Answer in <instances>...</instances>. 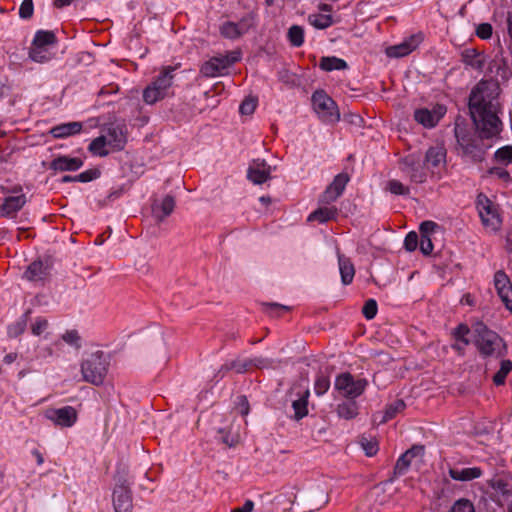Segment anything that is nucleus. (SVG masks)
Listing matches in <instances>:
<instances>
[{"mask_svg":"<svg viewBox=\"0 0 512 512\" xmlns=\"http://www.w3.org/2000/svg\"><path fill=\"white\" fill-rule=\"evenodd\" d=\"M46 417L57 426L71 427L76 423L78 414L74 407L65 406L58 409L47 410Z\"/></svg>","mask_w":512,"mask_h":512,"instance_id":"nucleus-10","label":"nucleus"},{"mask_svg":"<svg viewBox=\"0 0 512 512\" xmlns=\"http://www.w3.org/2000/svg\"><path fill=\"white\" fill-rule=\"evenodd\" d=\"M422 41V36L412 35L402 43L386 48V55L391 58H400L414 51Z\"/></svg>","mask_w":512,"mask_h":512,"instance_id":"nucleus-15","label":"nucleus"},{"mask_svg":"<svg viewBox=\"0 0 512 512\" xmlns=\"http://www.w3.org/2000/svg\"><path fill=\"white\" fill-rule=\"evenodd\" d=\"M226 68H228V60L224 59L223 56L213 57L201 66L200 73L204 77H216Z\"/></svg>","mask_w":512,"mask_h":512,"instance_id":"nucleus-20","label":"nucleus"},{"mask_svg":"<svg viewBox=\"0 0 512 512\" xmlns=\"http://www.w3.org/2000/svg\"><path fill=\"white\" fill-rule=\"evenodd\" d=\"M336 412L340 418L350 420L358 415V405L354 400L349 399L338 404Z\"/></svg>","mask_w":512,"mask_h":512,"instance_id":"nucleus-28","label":"nucleus"},{"mask_svg":"<svg viewBox=\"0 0 512 512\" xmlns=\"http://www.w3.org/2000/svg\"><path fill=\"white\" fill-rule=\"evenodd\" d=\"M106 146H108V142L106 141L105 137L101 135L90 143L89 151L95 155L103 157L109 154Z\"/></svg>","mask_w":512,"mask_h":512,"instance_id":"nucleus-37","label":"nucleus"},{"mask_svg":"<svg viewBox=\"0 0 512 512\" xmlns=\"http://www.w3.org/2000/svg\"><path fill=\"white\" fill-rule=\"evenodd\" d=\"M422 166L420 158L415 155L405 157L400 163L401 171L409 177L411 182L424 183L426 181V172Z\"/></svg>","mask_w":512,"mask_h":512,"instance_id":"nucleus-9","label":"nucleus"},{"mask_svg":"<svg viewBox=\"0 0 512 512\" xmlns=\"http://www.w3.org/2000/svg\"><path fill=\"white\" fill-rule=\"evenodd\" d=\"M418 246V235L416 232H409L404 239V247L407 251L412 252Z\"/></svg>","mask_w":512,"mask_h":512,"instance_id":"nucleus-52","label":"nucleus"},{"mask_svg":"<svg viewBox=\"0 0 512 512\" xmlns=\"http://www.w3.org/2000/svg\"><path fill=\"white\" fill-rule=\"evenodd\" d=\"M221 34L225 38L235 39L241 36L240 27L234 22H225L220 28Z\"/></svg>","mask_w":512,"mask_h":512,"instance_id":"nucleus-40","label":"nucleus"},{"mask_svg":"<svg viewBox=\"0 0 512 512\" xmlns=\"http://www.w3.org/2000/svg\"><path fill=\"white\" fill-rule=\"evenodd\" d=\"M271 168L249 167L247 177L254 184H262L270 178Z\"/></svg>","mask_w":512,"mask_h":512,"instance_id":"nucleus-31","label":"nucleus"},{"mask_svg":"<svg viewBox=\"0 0 512 512\" xmlns=\"http://www.w3.org/2000/svg\"><path fill=\"white\" fill-rule=\"evenodd\" d=\"M494 285L506 308L512 313V285L506 273L499 270L494 275Z\"/></svg>","mask_w":512,"mask_h":512,"instance_id":"nucleus-12","label":"nucleus"},{"mask_svg":"<svg viewBox=\"0 0 512 512\" xmlns=\"http://www.w3.org/2000/svg\"><path fill=\"white\" fill-rule=\"evenodd\" d=\"M337 209L335 207H320L308 216V221H318L324 223L330 219L335 218Z\"/></svg>","mask_w":512,"mask_h":512,"instance_id":"nucleus-30","label":"nucleus"},{"mask_svg":"<svg viewBox=\"0 0 512 512\" xmlns=\"http://www.w3.org/2000/svg\"><path fill=\"white\" fill-rule=\"evenodd\" d=\"M29 58L37 63H45L51 59V56L44 48L33 46L29 51Z\"/></svg>","mask_w":512,"mask_h":512,"instance_id":"nucleus-42","label":"nucleus"},{"mask_svg":"<svg viewBox=\"0 0 512 512\" xmlns=\"http://www.w3.org/2000/svg\"><path fill=\"white\" fill-rule=\"evenodd\" d=\"M83 165V161L77 157L59 156L50 163L54 171H76Z\"/></svg>","mask_w":512,"mask_h":512,"instance_id":"nucleus-21","label":"nucleus"},{"mask_svg":"<svg viewBox=\"0 0 512 512\" xmlns=\"http://www.w3.org/2000/svg\"><path fill=\"white\" fill-rule=\"evenodd\" d=\"M48 327V321L46 319H38L33 325H32V333L34 335H41L44 330Z\"/></svg>","mask_w":512,"mask_h":512,"instance_id":"nucleus-60","label":"nucleus"},{"mask_svg":"<svg viewBox=\"0 0 512 512\" xmlns=\"http://www.w3.org/2000/svg\"><path fill=\"white\" fill-rule=\"evenodd\" d=\"M449 512H475L473 504L467 499L457 500Z\"/></svg>","mask_w":512,"mask_h":512,"instance_id":"nucleus-48","label":"nucleus"},{"mask_svg":"<svg viewBox=\"0 0 512 512\" xmlns=\"http://www.w3.org/2000/svg\"><path fill=\"white\" fill-rule=\"evenodd\" d=\"M469 333L470 328L468 325L463 323L459 324L451 332V335L455 340V343L452 344V349H454L461 356H463L465 353V347L470 344V340L468 338Z\"/></svg>","mask_w":512,"mask_h":512,"instance_id":"nucleus-19","label":"nucleus"},{"mask_svg":"<svg viewBox=\"0 0 512 512\" xmlns=\"http://www.w3.org/2000/svg\"><path fill=\"white\" fill-rule=\"evenodd\" d=\"M330 387V381L328 377L319 376L315 381L314 390L317 395L324 394Z\"/></svg>","mask_w":512,"mask_h":512,"instance_id":"nucleus-51","label":"nucleus"},{"mask_svg":"<svg viewBox=\"0 0 512 512\" xmlns=\"http://www.w3.org/2000/svg\"><path fill=\"white\" fill-rule=\"evenodd\" d=\"M250 364H251V366L262 369V368L270 367L272 364V361H270L269 359L264 358V357H256V358L250 359Z\"/></svg>","mask_w":512,"mask_h":512,"instance_id":"nucleus-61","label":"nucleus"},{"mask_svg":"<svg viewBox=\"0 0 512 512\" xmlns=\"http://www.w3.org/2000/svg\"><path fill=\"white\" fill-rule=\"evenodd\" d=\"M472 52L473 58L468 61V64L474 69L482 70L485 63L484 57L480 54H477L474 50Z\"/></svg>","mask_w":512,"mask_h":512,"instance_id":"nucleus-59","label":"nucleus"},{"mask_svg":"<svg viewBox=\"0 0 512 512\" xmlns=\"http://www.w3.org/2000/svg\"><path fill=\"white\" fill-rule=\"evenodd\" d=\"M256 108V99L254 98H246L240 105V113L243 115H250L254 112Z\"/></svg>","mask_w":512,"mask_h":512,"instance_id":"nucleus-54","label":"nucleus"},{"mask_svg":"<svg viewBox=\"0 0 512 512\" xmlns=\"http://www.w3.org/2000/svg\"><path fill=\"white\" fill-rule=\"evenodd\" d=\"M56 43V36L52 31L39 30L33 39V46L44 48L47 45Z\"/></svg>","mask_w":512,"mask_h":512,"instance_id":"nucleus-34","label":"nucleus"},{"mask_svg":"<svg viewBox=\"0 0 512 512\" xmlns=\"http://www.w3.org/2000/svg\"><path fill=\"white\" fill-rule=\"evenodd\" d=\"M493 28L489 23H481L476 28V35L481 39H489L492 36Z\"/></svg>","mask_w":512,"mask_h":512,"instance_id":"nucleus-55","label":"nucleus"},{"mask_svg":"<svg viewBox=\"0 0 512 512\" xmlns=\"http://www.w3.org/2000/svg\"><path fill=\"white\" fill-rule=\"evenodd\" d=\"M405 407L406 404L402 399L395 400L386 407L383 416L379 420V423L383 424L393 419L398 413L402 412L405 409Z\"/></svg>","mask_w":512,"mask_h":512,"instance_id":"nucleus-32","label":"nucleus"},{"mask_svg":"<svg viewBox=\"0 0 512 512\" xmlns=\"http://www.w3.org/2000/svg\"><path fill=\"white\" fill-rule=\"evenodd\" d=\"M152 215L157 222H162L175 208V199L166 195L161 201L155 199L152 203Z\"/></svg>","mask_w":512,"mask_h":512,"instance_id":"nucleus-16","label":"nucleus"},{"mask_svg":"<svg viewBox=\"0 0 512 512\" xmlns=\"http://www.w3.org/2000/svg\"><path fill=\"white\" fill-rule=\"evenodd\" d=\"M34 12V5L32 0H23L19 8V16L22 19H29Z\"/></svg>","mask_w":512,"mask_h":512,"instance_id":"nucleus-50","label":"nucleus"},{"mask_svg":"<svg viewBox=\"0 0 512 512\" xmlns=\"http://www.w3.org/2000/svg\"><path fill=\"white\" fill-rule=\"evenodd\" d=\"M512 370V361L502 360L500 363V369L493 376V382L495 385L500 386L505 383L506 376Z\"/></svg>","mask_w":512,"mask_h":512,"instance_id":"nucleus-36","label":"nucleus"},{"mask_svg":"<svg viewBox=\"0 0 512 512\" xmlns=\"http://www.w3.org/2000/svg\"><path fill=\"white\" fill-rule=\"evenodd\" d=\"M219 433L222 434L221 441L228 447L236 446L240 441V436L237 432H232L231 429L226 430L224 428L219 429Z\"/></svg>","mask_w":512,"mask_h":512,"instance_id":"nucleus-43","label":"nucleus"},{"mask_svg":"<svg viewBox=\"0 0 512 512\" xmlns=\"http://www.w3.org/2000/svg\"><path fill=\"white\" fill-rule=\"evenodd\" d=\"M109 360L103 351L90 353L81 363V374L85 382L99 386L108 373Z\"/></svg>","mask_w":512,"mask_h":512,"instance_id":"nucleus-3","label":"nucleus"},{"mask_svg":"<svg viewBox=\"0 0 512 512\" xmlns=\"http://www.w3.org/2000/svg\"><path fill=\"white\" fill-rule=\"evenodd\" d=\"M420 250L424 255H429L433 250V244L431 239L426 236L422 235L420 240Z\"/></svg>","mask_w":512,"mask_h":512,"instance_id":"nucleus-57","label":"nucleus"},{"mask_svg":"<svg viewBox=\"0 0 512 512\" xmlns=\"http://www.w3.org/2000/svg\"><path fill=\"white\" fill-rule=\"evenodd\" d=\"M497 162L508 165L512 163V146H504L495 152Z\"/></svg>","mask_w":512,"mask_h":512,"instance_id":"nucleus-45","label":"nucleus"},{"mask_svg":"<svg viewBox=\"0 0 512 512\" xmlns=\"http://www.w3.org/2000/svg\"><path fill=\"white\" fill-rule=\"evenodd\" d=\"M424 454V446L422 445H414L407 451H405L397 460L396 465L394 467L395 475H403L408 467L410 466L411 460L417 456H423Z\"/></svg>","mask_w":512,"mask_h":512,"instance_id":"nucleus-18","label":"nucleus"},{"mask_svg":"<svg viewBox=\"0 0 512 512\" xmlns=\"http://www.w3.org/2000/svg\"><path fill=\"white\" fill-rule=\"evenodd\" d=\"M288 38L291 44L295 47H299L304 42V30L298 25H293L288 30Z\"/></svg>","mask_w":512,"mask_h":512,"instance_id":"nucleus-39","label":"nucleus"},{"mask_svg":"<svg viewBox=\"0 0 512 512\" xmlns=\"http://www.w3.org/2000/svg\"><path fill=\"white\" fill-rule=\"evenodd\" d=\"M237 409L242 416H247L250 411V406L247 397L242 395L238 398Z\"/></svg>","mask_w":512,"mask_h":512,"instance_id":"nucleus-58","label":"nucleus"},{"mask_svg":"<svg viewBox=\"0 0 512 512\" xmlns=\"http://www.w3.org/2000/svg\"><path fill=\"white\" fill-rule=\"evenodd\" d=\"M62 339L69 345H72L76 348H80V336L77 331L71 330L67 331L62 335Z\"/></svg>","mask_w":512,"mask_h":512,"instance_id":"nucleus-53","label":"nucleus"},{"mask_svg":"<svg viewBox=\"0 0 512 512\" xmlns=\"http://www.w3.org/2000/svg\"><path fill=\"white\" fill-rule=\"evenodd\" d=\"M359 442H360L362 449L365 451V454L368 457L374 456L377 453L378 442L376 439H374V438L368 439L366 437H361Z\"/></svg>","mask_w":512,"mask_h":512,"instance_id":"nucleus-44","label":"nucleus"},{"mask_svg":"<svg viewBox=\"0 0 512 512\" xmlns=\"http://www.w3.org/2000/svg\"><path fill=\"white\" fill-rule=\"evenodd\" d=\"M240 27V31H241V35H243L244 33H246L250 27L252 26V18L250 17H247V18H243L241 19L238 23H237Z\"/></svg>","mask_w":512,"mask_h":512,"instance_id":"nucleus-64","label":"nucleus"},{"mask_svg":"<svg viewBox=\"0 0 512 512\" xmlns=\"http://www.w3.org/2000/svg\"><path fill=\"white\" fill-rule=\"evenodd\" d=\"M308 21L317 29L328 28L333 22L330 14H312L308 17Z\"/></svg>","mask_w":512,"mask_h":512,"instance_id":"nucleus-35","label":"nucleus"},{"mask_svg":"<svg viewBox=\"0 0 512 512\" xmlns=\"http://www.w3.org/2000/svg\"><path fill=\"white\" fill-rule=\"evenodd\" d=\"M349 182V175L347 173H340L335 176L332 183L326 188L321 195L319 202L328 205L336 201L343 193L346 184Z\"/></svg>","mask_w":512,"mask_h":512,"instance_id":"nucleus-11","label":"nucleus"},{"mask_svg":"<svg viewBox=\"0 0 512 512\" xmlns=\"http://www.w3.org/2000/svg\"><path fill=\"white\" fill-rule=\"evenodd\" d=\"M312 104L318 116L326 122H336L340 114L334 100L323 90H317L312 95Z\"/></svg>","mask_w":512,"mask_h":512,"instance_id":"nucleus-6","label":"nucleus"},{"mask_svg":"<svg viewBox=\"0 0 512 512\" xmlns=\"http://www.w3.org/2000/svg\"><path fill=\"white\" fill-rule=\"evenodd\" d=\"M388 190L395 195H408L410 189L398 180H390L387 184Z\"/></svg>","mask_w":512,"mask_h":512,"instance_id":"nucleus-46","label":"nucleus"},{"mask_svg":"<svg viewBox=\"0 0 512 512\" xmlns=\"http://www.w3.org/2000/svg\"><path fill=\"white\" fill-rule=\"evenodd\" d=\"M309 389H305L303 394L296 400L292 402V407L294 409V418L299 420L305 417L308 414V397H309Z\"/></svg>","mask_w":512,"mask_h":512,"instance_id":"nucleus-29","label":"nucleus"},{"mask_svg":"<svg viewBox=\"0 0 512 512\" xmlns=\"http://www.w3.org/2000/svg\"><path fill=\"white\" fill-rule=\"evenodd\" d=\"M338 263L342 283L344 285L350 284L355 274V269L351 260L344 255L338 254Z\"/></svg>","mask_w":512,"mask_h":512,"instance_id":"nucleus-26","label":"nucleus"},{"mask_svg":"<svg viewBox=\"0 0 512 512\" xmlns=\"http://www.w3.org/2000/svg\"><path fill=\"white\" fill-rule=\"evenodd\" d=\"M329 502L328 493L323 489H316L301 498L303 512H313L321 509Z\"/></svg>","mask_w":512,"mask_h":512,"instance_id":"nucleus-13","label":"nucleus"},{"mask_svg":"<svg viewBox=\"0 0 512 512\" xmlns=\"http://www.w3.org/2000/svg\"><path fill=\"white\" fill-rule=\"evenodd\" d=\"M262 306L264 307L265 312L273 317H278L280 310H285V311L290 310V307L281 305L278 303H274V302H263Z\"/></svg>","mask_w":512,"mask_h":512,"instance_id":"nucleus-47","label":"nucleus"},{"mask_svg":"<svg viewBox=\"0 0 512 512\" xmlns=\"http://www.w3.org/2000/svg\"><path fill=\"white\" fill-rule=\"evenodd\" d=\"M489 173L496 176L499 179L506 181V182L511 180V176H510L509 172L503 168H499V167L492 168V169H490Z\"/></svg>","mask_w":512,"mask_h":512,"instance_id":"nucleus-62","label":"nucleus"},{"mask_svg":"<svg viewBox=\"0 0 512 512\" xmlns=\"http://www.w3.org/2000/svg\"><path fill=\"white\" fill-rule=\"evenodd\" d=\"M368 381L364 378L355 379L350 373H342L335 379V389L345 398L354 400L363 394Z\"/></svg>","mask_w":512,"mask_h":512,"instance_id":"nucleus-5","label":"nucleus"},{"mask_svg":"<svg viewBox=\"0 0 512 512\" xmlns=\"http://www.w3.org/2000/svg\"><path fill=\"white\" fill-rule=\"evenodd\" d=\"M81 129L82 124L80 122H69L52 128L50 133L55 138H63L77 134L81 131Z\"/></svg>","mask_w":512,"mask_h":512,"instance_id":"nucleus-27","label":"nucleus"},{"mask_svg":"<svg viewBox=\"0 0 512 512\" xmlns=\"http://www.w3.org/2000/svg\"><path fill=\"white\" fill-rule=\"evenodd\" d=\"M127 129L124 124H110L103 135L113 150H122L127 142Z\"/></svg>","mask_w":512,"mask_h":512,"instance_id":"nucleus-14","label":"nucleus"},{"mask_svg":"<svg viewBox=\"0 0 512 512\" xmlns=\"http://www.w3.org/2000/svg\"><path fill=\"white\" fill-rule=\"evenodd\" d=\"M437 224L433 221H424L420 224V232L422 235L428 236L430 232H433Z\"/></svg>","mask_w":512,"mask_h":512,"instance_id":"nucleus-63","label":"nucleus"},{"mask_svg":"<svg viewBox=\"0 0 512 512\" xmlns=\"http://www.w3.org/2000/svg\"><path fill=\"white\" fill-rule=\"evenodd\" d=\"M448 474L455 481L465 482L479 478L482 475V470L479 467L463 469L450 468Z\"/></svg>","mask_w":512,"mask_h":512,"instance_id":"nucleus-23","label":"nucleus"},{"mask_svg":"<svg viewBox=\"0 0 512 512\" xmlns=\"http://www.w3.org/2000/svg\"><path fill=\"white\" fill-rule=\"evenodd\" d=\"M319 66L325 71L344 70L347 68V63L337 57H322Z\"/></svg>","mask_w":512,"mask_h":512,"instance_id":"nucleus-33","label":"nucleus"},{"mask_svg":"<svg viewBox=\"0 0 512 512\" xmlns=\"http://www.w3.org/2000/svg\"><path fill=\"white\" fill-rule=\"evenodd\" d=\"M115 512H131L133 508L131 491L124 475H118L117 486L113 493Z\"/></svg>","mask_w":512,"mask_h":512,"instance_id":"nucleus-8","label":"nucleus"},{"mask_svg":"<svg viewBox=\"0 0 512 512\" xmlns=\"http://www.w3.org/2000/svg\"><path fill=\"white\" fill-rule=\"evenodd\" d=\"M251 366L250 364V360L248 361H239V360H234L230 363H226L224 364L220 371L221 372H228L230 370H235L237 373H244L248 370V368Z\"/></svg>","mask_w":512,"mask_h":512,"instance_id":"nucleus-41","label":"nucleus"},{"mask_svg":"<svg viewBox=\"0 0 512 512\" xmlns=\"http://www.w3.org/2000/svg\"><path fill=\"white\" fill-rule=\"evenodd\" d=\"M49 267L48 265H44L42 261H34L32 262L27 270L25 271L24 276L33 282L42 281L48 275Z\"/></svg>","mask_w":512,"mask_h":512,"instance_id":"nucleus-25","label":"nucleus"},{"mask_svg":"<svg viewBox=\"0 0 512 512\" xmlns=\"http://www.w3.org/2000/svg\"><path fill=\"white\" fill-rule=\"evenodd\" d=\"M475 345L483 357L502 358L507 354V344L496 332L479 322L474 327Z\"/></svg>","mask_w":512,"mask_h":512,"instance_id":"nucleus-2","label":"nucleus"},{"mask_svg":"<svg viewBox=\"0 0 512 512\" xmlns=\"http://www.w3.org/2000/svg\"><path fill=\"white\" fill-rule=\"evenodd\" d=\"M173 71L171 66L164 67L159 76L144 89L143 100L146 104L152 105L166 96L173 82Z\"/></svg>","mask_w":512,"mask_h":512,"instance_id":"nucleus-4","label":"nucleus"},{"mask_svg":"<svg viewBox=\"0 0 512 512\" xmlns=\"http://www.w3.org/2000/svg\"><path fill=\"white\" fill-rule=\"evenodd\" d=\"M446 150L442 146L430 147L425 154L424 166L427 169L438 167L445 163Z\"/></svg>","mask_w":512,"mask_h":512,"instance_id":"nucleus-22","label":"nucleus"},{"mask_svg":"<svg viewBox=\"0 0 512 512\" xmlns=\"http://www.w3.org/2000/svg\"><path fill=\"white\" fill-rule=\"evenodd\" d=\"M99 175H100L99 170L90 169V170H87V171L77 175V178H78V182L86 183V182H90V181L98 178Z\"/></svg>","mask_w":512,"mask_h":512,"instance_id":"nucleus-56","label":"nucleus"},{"mask_svg":"<svg viewBox=\"0 0 512 512\" xmlns=\"http://www.w3.org/2000/svg\"><path fill=\"white\" fill-rule=\"evenodd\" d=\"M445 108L442 106H439L437 109H434L433 111H430L428 109H419L416 110L414 113L415 120L422 124L424 127H434L439 120L443 117L445 114Z\"/></svg>","mask_w":512,"mask_h":512,"instance_id":"nucleus-17","label":"nucleus"},{"mask_svg":"<svg viewBox=\"0 0 512 512\" xmlns=\"http://www.w3.org/2000/svg\"><path fill=\"white\" fill-rule=\"evenodd\" d=\"M499 93V85L490 81H480L470 93V115L482 138H490L500 132L501 122L497 116Z\"/></svg>","mask_w":512,"mask_h":512,"instance_id":"nucleus-1","label":"nucleus"},{"mask_svg":"<svg viewBox=\"0 0 512 512\" xmlns=\"http://www.w3.org/2000/svg\"><path fill=\"white\" fill-rule=\"evenodd\" d=\"M362 313L366 319H373L377 314V302L374 299L367 300L362 308Z\"/></svg>","mask_w":512,"mask_h":512,"instance_id":"nucleus-49","label":"nucleus"},{"mask_svg":"<svg viewBox=\"0 0 512 512\" xmlns=\"http://www.w3.org/2000/svg\"><path fill=\"white\" fill-rule=\"evenodd\" d=\"M26 203L24 194L8 196L1 205L3 215L9 216L19 211Z\"/></svg>","mask_w":512,"mask_h":512,"instance_id":"nucleus-24","label":"nucleus"},{"mask_svg":"<svg viewBox=\"0 0 512 512\" xmlns=\"http://www.w3.org/2000/svg\"><path fill=\"white\" fill-rule=\"evenodd\" d=\"M455 136L457 139V143L461 146L465 153H471L474 145L471 142V139L464 133V129L456 126L455 128Z\"/></svg>","mask_w":512,"mask_h":512,"instance_id":"nucleus-38","label":"nucleus"},{"mask_svg":"<svg viewBox=\"0 0 512 512\" xmlns=\"http://www.w3.org/2000/svg\"><path fill=\"white\" fill-rule=\"evenodd\" d=\"M478 211L485 228L490 231H497L501 225L500 215L495 205L483 194L478 195Z\"/></svg>","mask_w":512,"mask_h":512,"instance_id":"nucleus-7","label":"nucleus"}]
</instances>
